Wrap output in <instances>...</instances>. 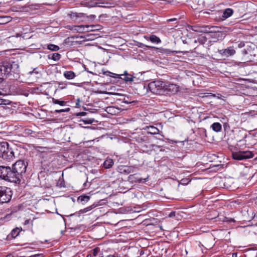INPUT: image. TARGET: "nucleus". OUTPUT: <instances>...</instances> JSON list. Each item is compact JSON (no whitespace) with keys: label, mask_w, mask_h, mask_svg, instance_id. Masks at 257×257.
<instances>
[{"label":"nucleus","mask_w":257,"mask_h":257,"mask_svg":"<svg viewBox=\"0 0 257 257\" xmlns=\"http://www.w3.org/2000/svg\"><path fill=\"white\" fill-rule=\"evenodd\" d=\"M0 157L8 161H10L15 157L14 152L9 148L7 142L0 143Z\"/></svg>","instance_id":"1"},{"label":"nucleus","mask_w":257,"mask_h":257,"mask_svg":"<svg viewBox=\"0 0 257 257\" xmlns=\"http://www.w3.org/2000/svg\"><path fill=\"white\" fill-rule=\"evenodd\" d=\"M14 67L18 68L16 64H12L11 62L4 61L0 63V79L3 80L6 78L13 70Z\"/></svg>","instance_id":"2"},{"label":"nucleus","mask_w":257,"mask_h":257,"mask_svg":"<svg viewBox=\"0 0 257 257\" xmlns=\"http://www.w3.org/2000/svg\"><path fill=\"white\" fill-rule=\"evenodd\" d=\"M190 29L198 33H215L219 32L218 27L207 25H195L191 26Z\"/></svg>","instance_id":"3"},{"label":"nucleus","mask_w":257,"mask_h":257,"mask_svg":"<svg viewBox=\"0 0 257 257\" xmlns=\"http://www.w3.org/2000/svg\"><path fill=\"white\" fill-rule=\"evenodd\" d=\"M166 83L164 82L156 80L150 82L148 88L154 94H162L165 92Z\"/></svg>","instance_id":"4"},{"label":"nucleus","mask_w":257,"mask_h":257,"mask_svg":"<svg viewBox=\"0 0 257 257\" xmlns=\"http://www.w3.org/2000/svg\"><path fill=\"white\" fill-rule=\"evenodd\" d=\"M27 165L23 160H19L17 161L13 166V168L15 172L17 174V176L21 180L24 179L25 175Z\"/></svg>","instance_id":"5"},{"label":"nucleus","mask_w":257,"mask_h":257,"mask_svg":"<svg viewBox=\"0 0 257 257\" xmlns=\"http://www.w3.org/2000/svg\"><path fill=\"white\" fill-rule=\"evenodd\" d=\"M12 194L10 188L0 186V204L9 202L11 200Z\"/></svg>","instance_id":"6"},{"label":"nucleus","mask_w":257,"mask_h":257,"mask_svg":"<svg viewBox=\"0 0 257 257\" xmlns=\"http://www.w3.org/2000/svg\"><path fill=\"white\" fill-rule=\"evenodd\" d=\"M232 157L234 160H243L252 158L253 157V153L250 151L232 152Z\"/></svg>","instance_id":"7"},{"label":"nucleus","mask_w":257,"mask_h":257,"mask_svg":"<svg viewBox=\"0 0 257 257\" xmlns=\"http://www.w3.org/2000/svg\"><path fill=\"white\" fill-rule=\"evenodd\" d=\"M17 175L13 168L12 169L10 167V172H8V177H6L5 181L19 184L21 181Z\"/></svg>","instance_id":"8"},{"label":"nucleus","mask_w":257,"mask_h":257,"mask_svg":"<svg viewBox=\"0 0 257 257\" xmlns=\"http://www.w3.org/2000/svg\"><path fill=\"white\" fill-rule=\"evenodd\" d=\"M138 171V168L134 166H120L118 167V171L123 174H129Z\"/></svg>","instance_id":"9"},{"label":"nucleus","mask_w":257,"mask_h":257,"mask_svg":"<svg viewBox=\"0 0 257 257\" xmlns=\"http://www.w3.org/2000/svg\"><path fill=\"white\" fill-rule=\"evenodd\" d=\"M218 52L222 56L228 57L233 55L235 53V50L233 47H229L225 49L218 50Z\"/></svg>","instance_id":"10"},{"label":"nucleus","mask_w":257,"mask_h":257,"mask_svg":"<svg viewBox=\"0 0 257 257\" xmlns=\"http://www.w3.org/2000/svg\"><path fill=\"white\" fill-rule=\"evenodd\" d=\"M86 25H79V26H67V28L69 30L73 31L77 33H85L88 32V29L86 28Z\"/></svg>","instance_id":"11"},{"label":"nucleus","mask_w":257,"mask_h":257,"mask_svg":"<svg viewBox=\"0 0 257 257\" xmlns=\"http://www.w3.org/2000/svg\"><path fill=\"white\" fill-rule=\"evenodd\" d=\"M128 179L132 183L145 182L148 181V177L146 178H142L140 177L138 174L135 173L130 175L128 177Z\"/></svg>","instance_id":"12"},{"label":"nucleus","mask_w":257,"mask_h":257,"mask_svg":"<svg viewBox=\"0 0 257 257\" xmlns=\"http://www.w3.org/2000/svg\"><path fill=\"white\" fill-rule=\"evenodd\" d=\"M10 169L9 166H0V179L5 180L8 172H10Z\"/></svg>","instance_id":"13"},{"label":"nucleus","mask_w":257,"mask_h":257,"mask_svg":"<svg viewBox=\"0 0 257 257\" xmlns=\"http://www.w3.org/2000/svg\"><path fill=\"white\" fill-rule=\"evenodd\" d=\"M171 92V94H175L179 90V87L174 84H169L166 85L165 88V91Z\"/></svg>","instance_id":"14"},{"label":"nucleus","mask_w":257,"mask_h":257,"mask_svg":"<svg viewBox=\"0 0 257 257\" xmlns=\"http://www.w3.org/2000/svg\"><path fill=\"white\" fill-rule=\"evenodd\" d=\"M105 111L111 115H116L119 113L120 110L118 108H116L113 106H110L106 107Z\"/></svg>","instance_id":"15"},{"label":"nucleus","mask_w":257,"mask_h":257,"mask_svg":"<svg viewBox=\"0 0 257 257\" xmlns=\"http://www.w3.org/2000/svg\"><path fill=\"white\" fill-rule=\"evenodd\" d=\"M23 135L25 137L30 136L32 137H36L37 136V133L35 131H32V130L26 128L23 131Z\"/></svg>","instance_id":"16"},{"label":"nucleus","mask_w":257,"mask_h":257,"mask_svg":"<svg viewBox=\"0 0 257 257\" xmlns=\"http://www.w3.org/2000/svg\"><path fill=\"white\" fill-rule=\"evenodd\" d=\"M144 38L147 40H150L153 43L159 44L161 42L160 39L154 35H152L150 36H145Z\"/></svg>","instance_id":"17"},{"label":"nucleus","mask_w":257,"mask_h":257,"mask_svg":"<svg viewBox=\"0 0 257 257\" xmlns=\"http://www.w3.org/2000/svg\"><path fill=\"white\" fill-rule=\"evenodd\" d=\"M147 133L148 134H151V135H157L159 133V130L154 126H147Z\"/></svg>","instance_id":"18"},{"label":"nucleus","mask_w":257,"mask_h":257,"mask_svg":"<svg viewBox=\"0 0 257 257\" xmlns=\"http://www.w3.org/2000/svg\"><path fill=\"white\" fill-rule=\"evenodd\" d=\"M83 14L82 13L71 12L68 15V16L72 21H76L78 18H81L83 16Z\"/></svg>","instance_id":"19"},{"label":"nucleus","mask_w":257,"mask_h":257,"mask_svg":"<svg viewBox=\"0 0 257 257\" xmlns=\"http://www.w3.org/2000/svg\"><path fill=\"white\" fill-rule=\"evenodd\" d=\"M211 127L215 132H219L221 131L222 126L219 122H214L211 125Z\"/></svg>","instance_id":"20"},{"label":"nucleus","mask_w":257,"mask_h":257,"mask_svg":"<svg viewBox=\"0 0 257 257\" xmlns=\"http://www.w3.org/2000/svg\"><path fill=\"white\" fill-rule=\"evenodd\" d=\"M64 77L67 79H72L75 77V74L72 71H66L64 73Z\"/></svg>","instance_id":"21"},{"label":"nucleus","mask_w":257,"mask_h":257,"mask_svg":"<svg viewBox=\"0 0 257 257\" xmlns=\"http://www.w3.org/2000/svg\"><path fill=\"white\" fill-rule=\"evenodd\" d=\"M97 205H98L97 203H93V204H92L91 205H90L89 206H88L83 209H81L80 213H86L91 211L94 208H95L96 206H97Z\"/></svg>","instance_id":"22"},{"label":"nucleus","mask_w":257,"mask_h":257,"mask_svg":"<svg viewBox=\"0 0 257 257\" xmlns=\"http://www.w3.org/2000/svg\"><path fill=\"white\" fill-rule=\"evenodd\" d=\"M87 29H88V32L90 31H94L97 30H99L101 29V26L100 25H86Z\"/></svg>","instance_id":"23"},{"label":"nucleus","mask_w":257,"mask_h":257,"mask_svg":"<svg viewBox=\"0 0 257 257\" xmlns=\"http://www.w3.org/2000/svg\"><path fill=\"white\" fill-rule=\"evenodd\" d=\"M113 164V161L111 159L106 160L103 163V166L106 169L111 168Z\"/></svg>","instance_id":"24"},{"label":"nucleus","mask_w":257,"mask_h":257,"mask_svg":"<svg viewBox=\"0 0 257 257\" xmlns=\"http://www.w3.org/2000/svg\"><path fill=\"white\" fill-rule=\"evenodd\" d=\"M233 13V11L231 9H226L223 13L222 17L224 18H227L230 17Z\"/></svg>","instance_id":"25"},{"label":"nucleus","mask_w":257,"mask_h":257,"mask_svg":"<svg viewBox=\"0 0 257 257\" xmlns=\"http://www.w3.org/2000/svg\"><path fill=\"white\" fill-rule=\"evenodd\" d=\"M89 199L90 197L87 195H82L78 198V200L82 203L87 202Z\"/></svg>","instance_id":"26"},{"label":"nucleus","mask_w":257,"mask_h":257,"mask_svg":"<svg viewBox=\"0 0 257 257\" xmlns=\"http://www.w3.org/2000/svg\"><path fill=\"white\" fill-rule=\"evenodd\" d=\"M47 49L51 51H57L60 49V48L57 45L50 44L47 45Z\"/></svg>","instance_id":"27"},{"label":"nucleus","mask_w":257,"mask_h":257,"mask_svg":"<svg viewBox=\"0 0 257 257\" xmlns=\"http://www.w3.org/2000/svg\"><path fill=\"white\" fill-rule=\"evenodd\" d=\"M21 229H20L19 228H15L14 229L12 230L11 232V235L12 236L13 238H16L19 234L20 231Z\"/></svg>","instance_id":"28"},{"label":"nucleus","mask_w":257,"mask_h":257,"mask_svg":"<svg viewBox=\"0 0 257 257\" xmlns=\"http://www.w3.org/2000/svg\"><path fill=\"white\" fill-rule=\"evenodd\" d=\"M52 102L53 103L55 104H59L61 106L65 105L66 102L65 101L63 100H59L56 99H55L54 98H52Z\"/></svg>","instance_id":"29"},{"label":"nucleus","mask_w":257,"mask_h":257,"mask_svg":"<svg viewBox=\"0 0 257 257\" xmlns=\"http://www.w3.org/2000/svg\"><path fill=\"white\" fill-rule=\"evenodd\" d=\"M80 121H83L85 124H91L94 121V119L92 118H84L81 119Z\"/></svg>","instance_id":"30"},{"label":"nucleus","mask_w":257,"mask_h":257,"mask_svg":"<svg viewBox=\"0 0 257 257\" xmlns=\"http://www.w3.org/2000/svg\"><path fill=\"white\" fill-rule=\"evenodd\" d=\"M146 140V137L144 136H139L136 137V141L138 143H142Z\"/></svg>","instance_id":"31"},{"label":"nucleus","mask_w":257,"mask_h":257,"mask_svg":"<svg viewBox=\"0 0 257 257\" xmlns=\"http://www.w3.org/2000/svg\"><path fill=\"white\" fill-rule=\"evenodd\" d=\"M61 58V55L59 53H55L53 54L51 59L54 61H58Z\"/></svg>","instance_id":"32"},{"label":"nucleus","mask_w":257,"mask_h":257,"mask_svg":"<svg viewBox=\"0 0 257 257\" xmlns=\"http://www.w3.org/2000/svg\"><path fill=\"white\" fill-rule=\"evenodd\" d=\"M123 79L126 82H131L133 81L134 77H133L131 75H129L127 73H125Z\"/></svg>","instance_id":"33"},{"label":"nucleus","mask_w":257,"mask_h":257,"mask_svg":"<svg viewBox=\"0 0 257 257\" xmlns=\"http://www.w3.org/2000/svg\"><path fill=\"white\" fill-rule=\"evenodd\" d=\"M223 221L228 223H231L234 222L235 221L233 218L225 217L223 219Z\"/></svg>","instance_id":"34"},{"label":"nucleus","mask_w":257,"mask_h":257,"mask_svg":"<svg viewBox=\"0 0 257 257\" xmlns=\"http://www.w3.org/2000/svg\"><path fill=\"white\" fill-rule=\"evenodd\" d=\"M100 251V248L98 247L94 248L92 250V255L93 257L96 256L98 255V253Z\"/></svg>","instance_id":"35"},{"label":"nucleus","mask_w":257,"mask_h":257,"mask_svg":"<svg viewBox=\"0 0 257 257\" xmlns=\"http://www.w3.org/2000/svg\"><path fill=\"white\" fill-rule=\"evenodd\" d=\"M9 103H10V101L9 100L0 98V105H3V104L7 105V104H9Z\"/></svg>","instance_id":"36"},{"label":"nucleus","mask_w":257,"mask_h":257,"mask_svg":"<svg viewBox=\"0 0 257 257\" xmlns=\"http://www.w3.org/2000/svg\"><path fill=\"white\" fill-rule=\"evenodd\" d=\"M70 110V108H67L66 109H62L59 110H55V112L56 113H60V112H68Z\"/></svg>","instance_id":"37"},{"label":"nucleus","mask_w":257,"mask_h":257,"mask_svg":"<svg viewBox=\"0 0 257 257\" xmlns=\"http://www.w3.org/2000/svg\"><path fill=\"white\" fill-rule=\"evenodd\" d=\"M175 214H176V212H175V211H172V212H171L169 214L168 216H169V217H171V218H172V217H175Z\"/></svg>","instance_id":"38"},{"label":"nucleus","mask_w":257,"mask_h":257,"mask_svg":"<svg viewBox=\"0 0 257 257\" xmlns=\"http://www.w3.org/2000/svg\"><path fill=\"white\" fill-rule=\"evenodd\" d=\"M81 214H83V213H80V210L78 212H76L75 213H74V214H72L70 216L76 215V216H77L78 217H80L81 216Z\"/></svg>","instance_id":"39"},{"label":"nucleus","mask_w":257,"mask_h":257,"mask_svg":"<svg viewBox=\"0 0 257 257\" xmlns=\"http://www.w3.org/2000/svg\"><path fill=\"white\" fill-rule=\"evenodd\" d=\"M108 73L109 74H106L107 75H109V76L110 77H116L115 76H114V75H117L116 74H114V73H111L110 72H108Z\"/></svg>","instance_id":"40"},{"label":"nucleus","mask_w":257,"mask_h":257,"mask_svg":"<svg viewBox=\"0 0 257 257\" xmlns=\"http://www.w3.org/2000/svg\"><path fill=\"white\" fill-rule=\"evenodd\" d=\"M244 46V42H241L239 43L238 44V47L239 48H242V47H243Z\"/></svg>","instance_id":"41"},{"label":"nucleus","mask_w":257,"mask_h":257,"mask_svg":"<svg viewBox=\"0 0 257 257\" xmlns=\"http://www.w3.org/2000/svg\"><path fill=\"white\" fill-rule=\"evenodd\" d=\"M242 54H243V55L245 56L248 54V51L244 49L242 51Z\"/></svg>","instance_id":"42"},{"label":"nucleus","mask_w":257,"mask_h":257,"mask_svg":"<svg viewBox=\"0 0 257 257\" xmlns=\"http://www.w3.org/2000/svg\"><path fill=\"white\" fill-rule=\"evenodd\" d=\"M42 255V254H36L31 256L32 257H41Z\"/></svg>","instance_id":"43"},{"label":"nucleus","mask_w":257,"mask_h":257,"mask_svg":"<svg viewBox=\"0 0 257 257\" xmlns=\"http://www.w3.org/2000/svg\"><path fill=\"white\" fill-rule=\"evenodd\" d=\"M177 21V19L176 18H173V19H168L167 20V22H172V21Z\"/></svg>","instance_id":"44"},{"label":"nucleus","mask_w":257,"mask_h":257,"mask_svg":"<svg viewBox=\"0 0 257 257\" xmlns=\"http://www.w3.org/2000/svg\"><path fill=\"white\" fill-rule=\"evenodd\" d=\"M139 47H149V48H150V47H150V46H147V45H144V44H142V43H140V44Z\"/></svg>","instance_id":"45"},{"label":"nucleus","mask_w":257,"mask_h":257,"mask_svg":"<svg viewBox=\"0 0 257 257\" xmlns=\"http://www.w3.org/2000/svg\"><path fill=\"white\" fill-rule=\"evenodd\" d=\"M29 223H30V220L27 219L24 222V225H27V224H29Z\"/></svg>","instance_id":"46"},{"label":"nucleus","mask_w":257,"mask_h":257,"mask_svg":"<svg viewBox=\"0 0 257 257\" xmlns=\"http://www.w3.org/2000/svg\"><path fill=\"white\" fill-rule=\"evenodd\" d=\"M163 52L165 53H169L170 52V51L167 49H165L163 50Z\"/></svg>","instance_id":"47"},{"label":"nucleus","mask_w":257,"mask_h":257,"mask_svg":"<svg viewBox=\"0 0 257 257\" xmlns=\"http://www.w3.org/2000/svg\"><path fill=\"white\" fill-rule=\"evenodd\" d=\"M86 114V112H82L80 113V115H85Z\"/></svg>","instance_id":"48"},{"label":"nucleus","mask_w":257,"mask_h":257,"mask_svg":"<svg viewBox=\"0 0 257 257\" xmlns=\"http://www.w3.org/2000/svg\"><path fill=\"white\" fill-rule=\"evenodd\" d=\"M237 253H232V257H237Z\"/></svg>","instance_id":"49"},{"label":"nucleus","mask_w":257,"mask_h":257,"mask_svg":"<svg viewBox=\"0 0 257 257\" xmlns=\"http://www.w3.org/2000/svg\"><path fill=\"white\" fill-rule=\"evenodd\" d=\"M86 257H93L92 254H91V253H89L88 254H87V255L86 256Z\"/></svg>","instance_id":"50"},{"label":"nucleus","mask_w":257,"mask_h":257,"mask_svg":"<svg viewBox=\"0 0 257 257\" xmlns=\"http://www.w3.org/2000/svg\"><path fill=\"white\" fill-rule=\"evenodd\" d=\"M124 102H125L126 103H130V102H128L127 100L124 101Z\"/></svg>","instance_id":"51"},{"label":"nucleus","mask_w":257,"mask_h":257,"mask_svg":"<svg viewBox=\"0 0 257 257\" xmlns=\"http://www.w3.org/2000/svg\"><path fill=\"white\" fill-rule=\"evenodd\" d=\"M86 184H87V183H86V182L84 183V186H86Z\"/></svg>","instance_id":"52"},{"label":"nucleus","mask_w":257,"mask_h":257,"mask_svg":"<svg viewBox=\"0 0 257 257\" xmlns=\"http://www.w3.org/2000/svg\"><path fill=\"white\" fill-rule=\"evenodd\" d=\"M3 95V93L1 91H0V95Z\"/></svg>","instance_id":"53"},{"label":"nucleus","mask_w":257,"mask_h":257,"mask_svg":"<svg viewBox=\"0 0 257 257\" xmlns=\"http://www.w3.org/2000/svg\"><path fill=\"white\" fill-rule=\"evenodd\" d=\"M28 257H32V256L31 255V256H28Z\"/></svg>","instance_id":"54"}]
</instances>
